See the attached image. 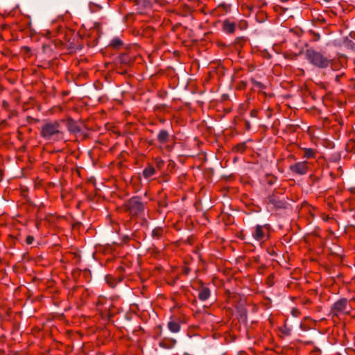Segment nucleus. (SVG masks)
<instances>
[{
	"label": "nucleus",
	"instance_id": "27",
	"mask_svg": "<svg viewBox=\"0 0 355 355\" xmlns=\"http://www.w3.org/2000/svg\"><path fill=\"white\" fill-rule=\"evenodd\" d=\"M343 75H344V73L337 75L335 78V81L337 83H340V78L343 77Z\"/></svg>",
	"mask_w": 355,
	"mask_h": 355
},
{
	"label": "nucleus",
	"instance_id": "8",
	"mask_svg": "<svg viewBox=\"0 0 355 355\" xmlns=\"http://www.w3.org/2000/svg\"><path fill=\"white\" fill-rule=\"evenodd\" d=\"M199 284L200 286L198 288V299L200 301H205L210 297V289L208 287L205 286L204 284L201 281L199 282Z\"/></svg>",
	"mask_w": 355,
	"mask_h": 355
},
{
	"label": "nucleus",
	"instance_id": "24",
	"mask_svg": "<svg viewBox=\"0 0 355 355\" xmlns=\"http://www.w3.org/2000/svg\"><path fill=\"white\" fill-rule=\"evenodd\" d=\"M34 241V237L33 236H28L26 239V242L27 244L31 245L33 243Z\"/></svg>",
	"mask_w": 355,
	"mask_h": 355
},
{
	"label": "nucleus",
	"instance_id": "17",
	"mask_svg": "<svg viewBox=\"0 0 355 355\" xmlns=\"http://www.w3.org/2000/svg\"><path fill=\"white\" fill-rule=\"evenodd\" d=\"M67 125L68 130L70 132H76L80 130L79 128L77 127L76 124L73 121H69Z\"/></svg>",
	"mask_w": 355,
	"mask_h": 355
},
{
	"label": "nucleus",
	"instance_id": "30",
	"mask_svg": "<svg viewBox=\"0 0 355 355\" xmlns=\"http://www.w3.org/2000/svg\"><path fill=\"white\" fill-rule=\"evenodd\" d=\"M155 2H156L157 3H159V4H162L163 3V0H154Z\"/></svg>",
	"mask_w": 355,
	"mask_h": 355
},
{
	"label": "nucleus",
	"instance_id": "1",
	"mask_svg": "<svg viewBox=\"0 0 355 355\" xmlns=\"http://www.w3.org/2000/svg\"><path fill=\"white\" fill-rule=\"evenodd\" d=\"M304 54L310 64L320 69L327 68L333 60L324 52L318 51L313 47L306 49Z\"/></svg>",
	"mask_w": 355,
	"mask_h": 355
},
{
	"label": "nucleus",
	"instance_id": "15",
	"mask_svg": "<svg viewBox=\"0 0 355 355\" xmlns=\"http://www.w3.org/2000/svg\"><path fill=\"white\" fill-rule=\"evenodd\" d=\"M110 46L114 49H119L123 46V42L119 38L116 37L112 40Z\"/></svg>",
	"mask_w": 355,
	"mask_h": 355
},
{
	"label": "nucleus",
	"instance_id": "28",
	"mask_svg": "<svg viewBox=\"0 0 355 355\" xmlns=\"http://www.w3.org/2000/svg\"><path fill=\"white\" fill-rule=\"evenodd\" d=\"M130 240V237L128 236H123L122 237V241L124 243H127Z\"/></svg>",
	"mask_w": 355,
	"mask_h": 355
},
{
	"label": "nucleus",
	"instance_id": "7",
	"mask_svg": "<svg viewBox=\"0 0 355 355\" xmlns=\"http://www.w3.org/2000/svg\"><path fill=\"white\" fill-rule=\"evenodd\" d=\"M268 204L273 205L277 209H284L286 207L287 202L276 195L269 196L268 198Z\"/></svg>",
	"mask_w": 355,
	"mask_h": 355
},
{
	"label": "nucleus",
	"instance_id": "6",
	"mask_svg": "<svg viewBox=\"0 0 355 355\" xmlns=\"http://www.w3.org/2000/svg\"><path fill=\"white\" fill-rule=\"evenodd\" d=\"M309 168V162L307 161L298 162L289 166L290 171L295 174L303 175L306 174Z\"/></svg>",
	"mask_w": 355,
	"mask_h": 355
},
{
	"label": "nucleus",
	"instance_id": "11",
	"mask_svg": "<svg viewBox=\"0 0 355 355\" xmlns=\"http://www.w3.org/2000/svg\"><path fill=\"white\" fill-rule=\"evenodd\" d=\"M156 173V170L155 167L151 165L148 164L142 172L143 176L145 179H149L151 177H153Z\"/></svg>",
	"mask_w": 355,
	"mask_h": 355
},
{
	"label": "nucleus",
	"instance_id": "3",
	"mask_svg": "<svg viewBox=\"0 0 355 355\" xmlns=\"http://www.w3.org/2000/svg\"><path fill=\"white\" fill-rule=\"evenodd\" d=\"M351 306L346 298H341L336 301L331 306L330 314L332 318H339L340 315H349Z\"/></svg>",
	"mask_w": 355,
	"mask_h": 355
},
{
	"label": "nucleus",
	"instance_id": "14",
	"mask_svg": "<svg viewBox=\"0 0 355 355\" xmlns=\"http://www.w3.org/2000/svg\"><path fill=\"white\" fill-rule=\"evenodd\" d=\"M169 330L173 333H177L180 330V325L175 321H170L168 323Z\"/></svg>",
	"mask_w": 355,
	"mask_h": 355
},
{
	"label": "nucleus",
	"instance_id": "12",
	"mask_svg": "<svg viewBox=\"0 0 355 355\" xmlns=\"http://www.w3.org/2000/svg\"><path fill=\"white\" fill-rule=\"evenodd\" d=\"M175 343L176 340L175 339L165 338L160 341L159 345L164 348L171 349L175 346Z\"/></svg>",
	"mask_w": 355,
	"mask_h": 355
},
{
	"label": "nucleus",
	"instance_id": "5",
	"mask_svg": "<svg viewBox=\"0 0 355 355\" xmlns=\"http://www.w3.org/2000/svg\"><path fill=\"white\" fill-rule=\"evenodd\" d=\"M127 208L132 216H137L144 212L145 205L139 196L131 198L127 202Z\"/></svg>",
	"mask_w": 355,
	"mask_h": 355
},
{
	"label": "nucleus",
	"instance_id": "9",
	"mask_svg": "<svg viewBox=\"0 0 355 355\" xmlns=\"http://www.w3.org/2000/svg\"><path fill=\"white\" fill-rule=\"evenodd\" d=\"M157 140L161 144L168 143L170 140V133L164 129L161 130L157 134Z\"/></svg>",
	"mask_w": 355,
	"mask_h": 355
},
{
	"label": "nucleus",
	"instance_id": "29",
	"mask_svg": "<svg viewBox=\"0 0 355 355\" xmlns=\"http://www.w3.org/2000/svg\"><path fill=\"white\" fill-rule=\"evenodd\" d=\"M245 127H246V129L247 130H250V122L249 121H245Z\"/></svg>",
	"mask_w": 355,
	"mask_h": 355
},
{
	"label": "nucleus",
	"instance_id": "25",
	"mask_svg": "<svg viewBox=\"0 0 355 355\" xmlns=\"http://www.w3.org/2000/svg\"><path fill=\"white\" fill-rule=\"evenodd\" d=\"M300 313V311H298V309H295V308L293 309V310H292V314H293L295 317H297V316H299Z\"/></svg>",
	"mask_w": 355,
	"mask_h": 355
},
{
	"label": "nucleus",
	"instance_id": "20",
	"mask_svg": "<svg viewBox=\"0 0 355 355\" xmlns=\"http://www.w3.org/2000/svg\"><path fill=\"white\" fill-rule=\"evenodd\" d=\"M155 164L156 166V167L158 168V169H161L162 168V167L164 166V160L162 159L161 157H156L155 158Z\"/></svg>",
	"mask_w": 355,
	"mask_h": 355
},
{
	"label": "nucleus",
	"instance_id": "32",
	"mask_svg": "<svg viewBox=\"0 0 355 355\" xmlns=\"http://www.w3.org/2000/svg\"><path fill=\"white\" fill-rule=\"evenodd\" d=\"M2 178H3V174H2L1 171L0 170V181L2 180Z\"/></svg>",
	"mask_w": 355,
	"mask_h": 355
},
{
	"label": "nucleus",
	"instance_id": "13",
	"mask_svg": "<svg viewBox=\"0 0 355 355\" xmlns=\"http://www.w3.org/2000/svg\"><path fill=\"white\" fill-rule=\"evenodd\" d=\"M304 155L302 156L304 159L315 158L316 155V150L313 148H302Z\"/></svg>",
	"mask_w": 355,
	"mask_h": 355
},
{
	"label": "nucleus",
	"instance_id": "22",
	"mask_svg": "<svg viewBox=\"0 0 355 355\" xmlns=\"http://www.w3.org/2000/svg\"><path fill=\"white\" fill-rule=\"evenodd\" d=\"M250 81H251V83H252V85L254 87H257L259 89H263V88H265V87L263 86V85L261 82H259V81L254 80V78H252L250 80Z\"/></svg>",
	"mask_w": 355,
	"mask_h": 355
},
{
	"label": "nucleus",
	"instance_id": "19",
	"mask_svg": "<svg viewBox=\"0 0 355 355\" xmlns=\"http://www.w3.org/2000/svg\"><path fill=\"white\" fill-rule=\"evenodd\" d=\"M120 62L125 64H129L131 62V58L126 54H123L119 58Z\"/></svg>",
	"mask_w": 355,
	"mask_h": 355
},
{
	"label": "nucleus",
	"instance_id": "23",
	"mask_svg": "<svg viewBox=\"0 0 355 355\" xmlns=\"http://www.w3.org/2000/svg\"><path fill=\"white\" fill-rule=\"evenodd\" d=\"M227 6L225 5H220L217 7V8L215 10V12L219 11V10L223 9L225 12H227Z\"/></svg>",
	"mask_w": 355,
	"mask_h": 355
},
{
	"label": "nucleus",
	"instance_id": "34",
	"mask_svg": "<svg viewBox=\"0 0 355 355\" xmlns=\"http://www.w3.org/2000/svg\"><path fill=\"white\" fill-rule=\"evenodd\" d=\"M93 5H94V4H90V8H91V9H92V6H93Z\"/></svg>",
	"mask_w": 355,
	"mask_h": 355
},
{
	"label": "nucleus",
	"instance_id": "4",
	"mask_svg": "<svg viewBox=\"0 0 355 355\" xmlns=\"http://www.w3.org/2000/svg\"><path fill=\"white\" fill-rule=\"evenodd\" d=\"M271 227L269 224L257 225L252 230V236L256 241L263 243L270 239Z\"/></svg>",
	"mask_w": 355,
	"mask_h": 355
},
{
	"label": "nucleus",
	"instance_id": "33",
	"mask_svg": "<svg viewBox=\"0 0 355 355\" xmlns=\"http://www.w3.org/2000/svg\"><path fill=\"white\" fill-rule=\"evenodd\" d=\"M315 352H318V353H320V349H316Z\"/></svg>",
	"mask_w": 355,
	"mask_h": 355
},
{
	"label": "nucleus",
	"instance_id": "10",
	"mask_svg": "<svg viewBox=\"0 0 355 355\" xmlns=\"http://www.w3.org/2000/svg\"><path fill=\"white\" fill-rule=\"evenodd\" d=\"M236 30V24L230 21L229 19H226L223 21V31L226 33H234Z\"/></svg>",
	"mask_w": 355,
	"mask_h": 355
},
{
	"label": "nucleus",
	"instance_id": "16",
	"mask_svg": "<svg viewBox=\"0 0 355 355\" xmlns=\"http://www.w3.org/2000/svg\"><path fill=\"white\" fill-rule=\"evenodd\" d=\"M164 234V230L162 227H157L152 232V236L154 239H160Z\"/></svg>",
	"mask_w": 355,
	"mask_h": 355
},
{
	"label": "nucleus",
	"instance_id": "21",
	"mask_svg": "<svg viewBox=\"0 0 355 355\" xmlns=\"http://www.w3.org/2000/svg\"><path fill=\"white\" fill-rule=\"evenodd\" d=\"M245 42V40L243 37H238L234 40V44L238 46H242Z\"/></svg>",
	"mask_w": 355,
	"mask_h": 355
},
{
	"label": "nucleus",
	"instance_id": "26",
	"mask_svg": "<svg viewBox=\"0 0 355 355\" xmlns=\"http://www.w3.org/2000/svg\"><path fill=\"white\" fill-rule=\"evenodd\" d=\"M190 272V269L188 267H184L182 268V273L185 275H187Z\"/></svg>",
	"mask_w": 355,
	"mask_h": 355
},
{
	"label": "nucleus",
	"instance_id": "31",
	"mask_svg": "<svg viewBox=\"0 0 355 355\" xmlns=\"http://www.w3.org/2000/svg\"><path fill=\"white\" fill-rule=\"evenodd\" d=\"M255 114H256V111H255V110H252V111L251 112V113H250V115H251L252 116H255Z\"/></svg>",
	"mask_w": 355,
	"mask_h": 355
},
{
	"label": "nucleus",
	"instance_id": "18",
	"mask_svg": "<svg viewBox=\"0 0 355 355\" xmlns=\"http://www.w3.org/2000/svg\"><path fill=\"white\" fill-rule=\"evenodd\" d=\"M105 280L110 287L114 288L116 286V282L115 279L112 276L107 275L105 277Z\"/></svg>",
	"mask_w": 355,
	"mask_h": 355
},
{
	"label": "nucleus",
	"instance_id": "2",
	"mask_svg": "<svg viewBox=\"0 0 355 355\" xmlns=\"http://www.w3.org/2000/svg\"><path fill=\"white\" fill-rule=\"evenodd\" d=\"M40 135L44 139L53 141H61L64 139V132L60 123L57 121L44 124Z\"/></svg>",
	"mask_w": 355,
	"mask_h": 355
}]
</instances>
